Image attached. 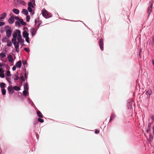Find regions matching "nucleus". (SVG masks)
Masks as SVG:
<instances>
[{
	"label": "nucleus",
	"mask_w": 154,
	"mask_h": 154,
	"mask_svg": "<svg viewBox=\"0 0 154 154\" xmlns=\"http://www.w3.org/2000/svg\"><path fill=\"white\" fill-rule=\"evenodd\" d=\"M103 40L102 38L100 39L99 42V45L101 50L102 51L103 50Z\"/></svg>",
	"instance_id": "3"
},
{
	"label": "nucleus",
	"mask_w": 154,
	"mask_h": 154,
	"mask_svg": "<svg viewBox=\"0 0 154 154\" xmlns=\"http://www.w3.org/2000/svg\"><path fill=\"white\" fill-rule=\"evenodd\" d=\"M22 63L23 65L26 64H27V62L26 61H23Z\"/></svg>",
	"instance_id": "47"
},
{
	"label": "nucleus",
	"mask_w": 154,
	"mask_h": 154,
	"mask_svg": "<svg viewBox=\"0 0 154 154\" xmlns=\"http://www.w3.org/2000/svg\"><path fill=\"white\" fill-rule=\"evenodd\" d=\"M13 11L17 14H19V11L18 9L15 8L13 10Z\"/></svg>",
	"instance_id": "15"
},
{
	"label": "nucleus",
	"mask_w": 154,
	"mask_h": 154,
	"mask_svg": "<svg viewBox=\"0 0 154 154\" xmlns=\"http://www.w3.org/2000/svg\"><path fill=\"white\" fill-rule=\"evenodd\" d=\"M152 91L150 89H148V90L146 91V94L147 95H149V96L152 94Z\"/></svg>",
	"instance_id": "12"
},
{
	"label": "nucleus",
	"mask_w": 154,
	"mask_h": 154,
	"mask_svg": "<svg viewBox=\"0 0 154 154\" xmlns=\"http://www.w3.org/2000/svg\"><path fill=\"white\" fill-rule=\"evenodd\" d=\"M37 113L38 116L39 117L41 118H43V116L41 112L39 111L38 110L37 112Z\"/></svg>",
	"instance_id": "13"
},
{
	"label": "nucleus",
	"mask_w": 154,
	"mask_h": 154,
	"mask_svg": "<svg viewBox=\"0 0 154 154\" xmlns=\"http://www.w3.org/2000/svg\"><path fill=\"white\" fill-rule=\"evenodd\" d=\"M27 91L26 90H24L23 91V94L24 96H26L27 94Z\"/></svg>",
	"instance_id": "31"
},
{
	"label": "nucleus",
	"mask_w": 154,
	"mask_h": 154,
	"mask_svg": "<svg viewBox=\"0 0 154 154\" xmlns=\"http://www.w3.org/2000/svg\"><path fill=\"white\" fill-rule=\"evenodd\" d=\"M8 59L10 63L12 62L14 60L13 57L11 55H10L8 56Z\"/></svg>",
	"instance_id": "11"
},
{
	"label": "nucleus",
	"mask_w": 154,
	"mask_h": 154,
	"mask_svg": "<svg viewBox=\"0 0 154 154\" xmlns=\"http://www.w3.org/2000/svg\"><path fill=\"white\" fill-rule=\"evenodd\" d=\"M6 16V14L4 13L0 16V21H2V19H4Z\"/></svg>",
	"instance_id": "9"
},
{
	"label": "nucleus",
	"mask_w": 154,
	"mask_h": 154,
	"mask_svg": "<svg viewBox=\"0 0 154 154\" xmlns=\"http://www.w3.org/2000/svg\"><path fill=\"white\" fill-rule=\"evenodd\" d=\"M0 77L2 78H4L5 77V74L3 73H0Z\"/></svg>",
	"instance_id": "34"
},
{
	"label": "nucleus",
	"mask_w": 154,
	"mask_h": 154,
	"mask_svg": "<svg viewBox=\"0 0 154 154\" xmlns=\"http://www.w3.org/2000/svg\"><path fill=\"white\" fill-rule=\"evenodd\" d=\"M5 84L4 83H0V87L2 88H4L5 87Z\"/></svg>",
	"instance_id": "21"
},
{
	"label": "nucleus",
	"mask_w": 154,
	"mask_h": 154,
	"mask_svg": "<svg viewBox=\"0 0 154 154\" xmlns=\"http://www.w3.org/2000/svg\"><path fill=\"white\" fill-rule=\"evenodd\" d=\"M29 34L26 31H24L23 33V36L24 38L29 37Z\"/></svg>",
	"instance_id": "10"
},
{
	"label": "nucleus",
	"mask_w": 154,
	"mask_h": 154,
	"mask_svg": "<svg viewBox=\"0 0 154 154\" xmlns=\"http://www.w3.org/2000/svg\"><path fill=\"white\" fill-rule=\"evenodd\" d=\"M6 76H11V74L9 71H8L6 72Z\"/></svg>",
	"instance_id": "30"
},
{
	"label": "nucleus",
	"mask_w": 154,
	"mask_h": 154,
	"mask_svg": "<svg viewBox=\"0 0 154 154\" xmlns=\"http://www.w3.org/2000/svg\"><path fill=\"white\" fill-rule=\"evenodd\" d=\"M22 12L25 15H27L28 13V11L26 9H23Z\"/></svg>",
	"instance_id": "16"
},
{
	"label": "nucleus",
	"mask_w": 154,
	"mask_h": 154,
	"mask_svg": "<svg viewBox=\"0 0 154 154\" xmlns=\"http://www.w3.org/2000/svg\"><path fill=\"white\" fill-rule=\"evenodd\" d=\"M22 19H20V18H19V19H18V20H17V21H18V22H20V21H21V20H22Z\"/></svg>",
	"instance_id": "53"
},
{
	"label": "nucleus",
	"mask_w": 154,
	"mask_h": 154,
	"mask_svg": "<svg viewBox=\"0 0 154 154\" xmlns=\"http://www.w3.org/2000/svg\"><path fill=\"white\" fill-rule=\"evenodd\" d=\"M20 23L22 25L24 26H26V23L23 21V20H22L20 21Z\"/></svg>",
	"instance_id": "26"
},
{
	"label": "nucleus",
	"mask_w": 154,
	"mask_h": 154,
	"mask_svg": "<svg viewBox=\"0 0 154 154\" xmlns=\"http://www.w3.org/2000/svg\"><path fill=\"white\" fill-rule=\"evenodd\" d=\"M36 20H35V23H36Z\"/></svg>",
	"instance_id": "62"
},
{
	"label": "nucleus",
	"mask_w": 154,
	"mask_h": 154,
	"mask_svg": "<svg viewBox=\"0 0 154 154\" xmlns=\"http://www.w3.org/2000/svg\"><path fill=\"white\" fill-rule=\"evenodd\" d=\"M19 43H20V42H19L18 41V42H16L15 43V45H14V46H16L17 45V46H19Z\"/></svg>",
	"instance_id": "43"
},
{
	"label": "nucleus",
	"mask_w": 154,
	"mask_h": 154,
	"mask_svg": "<svg viewBox=\"0 0 154 154\" xmlns=\"http://www.w3.org/2000/svg\"><path fill=\"white\" fill-rule=\"evenodd\" d=\"M24 88L25 90L28 91V85L26 83V84L25 85L24 87Z\"/></svg>",
	"instance_id": "22"
},
{
	"label": "nucleus",
	"mask_w": 154,
	"mask_h": 154,
	"mask_svg": "<svg viewBox=\"0 0 154 154\" xmlns=\"http://www.w3.org/2000/svg\"><path fill=\"white\" fill-rule=\"evenodd\" d=\"M31 1L32 3L33 4L35 3V0H31Z\"/></svg>",
	"instance_id": "52"
},
{
	"label": "nucleus",
	"mask_w": 154,
	"mask_h": 154,
	"mask_svg": "<svg viewBox=\"0 0 154 154\" xmlns=\"http://www.w3.org/2000/svg\"><path fill=\"white\" fill-rule=\"evenodd\" d=\"M8 90L10 94H13L14 93V90L12 89V86L8 87Z\"/></svg>",
	"instance_id": "7"
},
{
	"label": "nucleus",
	"mask_w": 154,
	"mask_h": 154,
	"mask_svg": "<svg viewBox=\"0 0 154 154\" xmlns=\"http://www.w3.org/2000/svg\"><path fill=\"white\" fill-rule=\"evenodd\" d=\"M152 119L154 121V115H152L151 116Z\"/></svg>",
	"instance_id": "49"
},
{
	"label": "nucleus",
	"mask_w": 154,
	"mask_h": 154,
	"mask_svg": "<svg viewBox=\"0 0 154 154\" xmlns=\"http://www.w3.org/2000/svg\"><path fill=\"white\" fill-rule=\"evenodd\" d=\"M152 41L153 43H154V37L152 38Z\"/></svg>",
	"instance_id": "56"
},
{
	"label": "nucleus",
	"mask_w": 154,
	"mask_h": 154,
	"mask_svg": "<svg viewBox=\"0 0 154 154\" xmlns=\"http://www.w3.org/2000/svg\"><path fill=\"white\" fill-rule=\"evenodd\" d=\"M13 89L17 91H19L20 89V88L19 87L17 86H15L14 87Z\"/></svg>",
	"instance_id": "20"
},
{
	"label": "nucleus",
	"mask_w": 154,
	"mask_h": 154,
	"mask_svg": "<svg viewBox=\"0 0 154 154\" xmlns=\"http://www.w3.org/2000/svg\"><path fill=\"white\" fill-rule=\"evenodd\" d=\"M20 78H21V80L22 81H25V79L24 78V77L22 75V76H21Z\"/></svg>",
	"instance_id": "40"
},
{
	"label": "nucleus",
	"mask_w": 154,
	"mask_h": 154,
	"mask_svg": "<svg viewBox=\"0 0 154 154\" xmlns=\"http://www.w3.org/2000/svg\"><path fill=\"white\" fill-rule=\"evenodd\" d=\"M42 13L43 16L46 18H48L51 16V14L45 9L43 10L42 11Z\"/></svg>",
	"instance_id": "1"
},
{
	"label": "nucleus",
	"mask_w": 154,
	"mask_h": 154,
	"mask_svg": "<svg viewBox=\"0 0 154 154\" xmlns=\"http://www.w3.org/2000/svg\"><path fill=\"white\" fill-rule=\"evenodd\" d=\"M152 4H151L150 5H149V6L148 8V15L149 16L150 14L151 13L152 11Z\"/></svg>",
	"instance_id": "6"
},
{
	"label": "nucleus",
	"mask_w": 154,
	"mask_h": 154,
	"mask_svg": "<svg viewBox=\"0 0 154 154\" xmlns=\"http://www.w3.org/2000/svg\"><path fill=\"white\" fill-rule=\"evenodd\" d=\"M151 125V124H150V125H149V124H148V126L149 127V126H150Z\"/></svg>",
	"instance_id": "61"
},
{
	"label": "nucleus",
	"mask_w": 154,
	"mask_h": 154,
	"mask_svg": "<svg viewBox=\"0 0 154 154\" xmlns=\"http://www.w3.org/2000/svg\"><path fill=\"white\" fill-rule=\"evenodd\" d=\"M31 32L32 36L35 35L36 33V31L34 29H32L31 30Z\"/></svg>",
	"instance_id": "14"
},
{
	"label": "nucleus",
	"mask_w": 154,
	"mask_h": 154,
	"mask_svg": "<svg viewBox=\"0 0 154 154\" xmlns=\"http://www.w3.org/2000/svg\"><path fill=\"white\" fill-rule=\"evenodd\" d=\"M11 27L8 26H6L5 27V29L6 30V35L8 37H9L11 35L12 31Z\"/></svg>",
	"instance_id": "2"
},
{
	"label": "nucleus",
	"mask_w": 154,
	"mask_h": 154,
	"mask_svg": "<svg viewBox=\"0 0 154 154\" xmlns=\"http://www.w3.org/2000/svg\"><path fill=\"white\" fill-rule=\"evenodd\" d=\"M27 9L29 12H31L32 11V9L31 7H28Z\"/></svg>",
	"instance_id": "36"
},
{
	"label": "nucleus",
	"mask_w": 154,
	"mask_h": 154,
	"mask_svg": "<svg viewBox=\"0 0 154 154\" xmlns=\"http://www.w3.org/2000/svg\"><path fill=\"white\" fill-rule=\"evenodd\" d=\"M16 32H17V34H18V35H21V34H20L21 32H20V31L19 30V29L17 30Z\"/></svg>",
	"instance_id": "35"
},
{
	"label": "nucleus",
	"mask_w": 154,
	"mask_h": 154,
	"mask_svg": "<svg viewBox=\"0 0 154 154\" xmlns=\"http://www.w3.org/2000/svg\"><path fill=\"white\" fill-rule=\"evenodd\" d=\"M15 50H16V51L17 52H19V51H20V50H19V46H17V45L16 46H15Z\"/></svg>",
	"instance_id": "23"
},
{
	"label": "nucleus",
	"mask_w": 154,
	"mask_h": 154,
	"mask_svg": "<svg viewBox=\"0 0 154 154\" xmlns=\"http://www.w3.org/2000/svg\"><path fill=\"white\" fill-rule=\"evenodd\" d=\"M38 121L39 122H41V123H43L44 122V120L43 119H42L40 118H39L38 119Z\"/></svg>",
	"instance_id": "32"
},
{
	"label": "nucleus",
	"mask_w": 154,
	"mask_h": 154,
	"mask_svg": "<svg viewBox=\"0 0 154 154\" xmlns=\"http://www.w3.org/2000/svg\"><path fill=\"white\" fill-rule=\"evenodd\" d=\"M149 138L151 139H153V136L152 135V134H150L149 135Z\"/></svg>",
	"instance_id": "48"
},
{
	"label": "nucleus",
	"mask_w": 154,
	"mask_h": 154,
	"mask_svg": "<svg viewBox=\"0 0 154 154\" xmlns=\"http://www.w3.org/2000/svg\"><path fill=\"white\" fill-rule=\"evenodd\" d=\"M5 24V23L3 22H0V26H3Z\"/></svg>",
	"instance_id": "39"
},
{
	"label": "nucleus",
	"mask_w": 154,
	"mask_h": 154,
	"mask_svg": "<svg viewBox=\"0 0 154 154\" xmlns=\"http://www.w3.org/2000/svg\"><path fill=\"white\" fill-rule=\"evenodd\" d=\"M15 77V78H14V80L15 81V80H17L18 79H19V77L17 76V75L16 74H15L14 76L13 77V78Z\"/></svg>",
	"instance_id": "18"
},
{
	"label": "nucleus",
	"mask_w": 154,
	"mask_h": 154,
	"mask_svg": "<svg viewBox=\"0 0 154 154\" xmlns=\"http://www.w3.org/2000/svg\"><path fill=\"white\" fill-rule=\"evenodd\" d=\"M26 38V41L28 43L29 42V37L25 38Z\"/></svg>",
	"instance_id": "38"
},
{
	"label": "nucleus",
	"mask_w": 154,
	"mask_h": 154,
	"mask_svg": "<svg viewBox=\"0 0 154 154\" xmlns=\"http://www.w3.org/2000/svg\"><path fill=\"white\" fill-rule=\"evenodd\" d=\"M4 71L3 70L2 68H0V73H4Z\"/></svg>",
	"instance_id": "45"
},
{
	"label": "nucleus",
	"mask_w": 154,
	"mask_h": 154,
	"mask_svg": "<svg viewBox=\"0 0 154 154\" xmlns=\"http://www.w3.org/2000/svg\"><path fill=\"white\" fill-rule=\"evenodd\" d=\"M26 21L27 22H29L30 20V17L29 15H27L26 17Z\"/></svg>",
	"instance_id": "37"
},
{
	"label": "nucleus",
	"mask_w": 154,
	"mask_h": 154,
	"mask_svg": "<svg viewBox=\"0 0 154 154\" xmlns=\"http://www.w3.org/2000/svg\"><path fill=\"white\" fill-rule=\"evenodd\" d=\"M152 63L153 65H154V60H152Z\"/></svg>",
	"instance_id": "57"
},
{
	"label": "nucleus",
	"mask_w": 154,
	"mask_h": 154,
	"mask_svg": "<svg viewBox=\"0 0 154 154\" xmlns=\"http://www.w3.org/2000/svg\"><path fill=\"white\" fill-rule=\"evenodd\" d=\"M17 33L16 32H14L13 34V38H16L17 37Z\"/></svg>",
	"instance_id": "25"
},
{
	"label": "nucleus",
	"mask_w": 154,
	"mask_h": 154,
	"mask_svg": "<svg viewBox=\"0 0 154 154\" xmlns=\"http://www.w3.org/2000/svg\"><path fill=\"white\" fill-rule=\"evenodd\" d=\"M0 56L2 58H3L6 57V54L5 53L2 52L0 54Z\"/></svg>",
	"instance_id": "19"
},
{
	"label": "nucleus",
	"mask_w": 154,
	"mask_h": 154,
	"mask_svg": "<svg viewBox=\"0 0 154 154\" xmlns=\"http://www.w3.org/2000/svg\"><path fill=\"white\" fill-rule=\"evenodd\" d=\"M14 21V16L12 15L11 17L8 19V23H10L12 24L13 23Z\"/></svg>",
	"instance_id": "4"
},
{
	"label": "nucleus",
	"mask_w": 154,
	"mask_h": 154,
	"mask_svg": "<svg viewBox=\"0 0 154 154\" xmlns=\"http://www.w3.org/2000/svg\"><path fill=\"white\" fill-rule=\"evenodd\" d=\"M2 94L3 95H5L6 94V90L4 88L2 89Z\"/></svg>",
	"instance_id": "29"
},
{
	"label": "nucleus",
	"mask_w": 154,
	"mask_h": 154,
	"mask_svg": "<svg viewBox=\"0 0 154 154\" xmlns=\"http://www.w3.org/2000/svg\"><path fill=\"white\" fill-rule=\"evenodd\" d=\"M21 61L20 60H19L16 63L15 65L17 67L20 68L21 66Z\"/></svg>",
	"instance_id": "8"
},
{
	"label": "nucleus",
	"mask_w": 154,
	"mask_h": 154,
	"mask_svg": "<svg viewBox=\"0 0 154 154\" xmlns=\"http://www.w3.org/2000/svg\"><path fill=\"white\" fill-rule=\"evenodd\" d=\"M24 49L25 51L27 52H29V49L27 48H25Z\"/></svg>",
	"instance_id": "44"
},
{
	"label": "nucleus",
	"mask_w": 154,
	"mask_h": 154,
	"mask_svg": "<svg viewBox=\"0 0 154 154\" xmlns=\"http://www.w3.org/2000/svg\"><path fill=\"white\" fill-rule=\"evenodd\" d=\"M15 24H16V25H18V26H20V23L18 21L16 22Z\"/></svg>",
	"instance_id": "41"
},
{
	"label": "nucleus",
	"mask_w": 154,
	"mask_h": 154,
	"mask_svg": "<svg viewBox=\"0 0 154 154\" xmlns=\"http://www.w3.org/2000/svg\"><path fill=\"white\" fill-rule=\"evenodd\" d=\"M12 45V43L11 41L8 40L7 41V45L9 47L11 46Z\"/></svg>",
	"instance_id": "28"
},
{
	"label": "nucleus",
	"mask_w": 154,
	"mask_h": 154,
	"mask_svg": "<svg viewBox=\"0 0 154 154\" xmlns=\"http://www.w3.org/2000/svg\"><path fill=\"white\" fill-rule=\"evenodd\" d=\"M116 116V115L114 113H112L111 115L110 119L109 122H110Z\"/></svg>",
	"instance_id": "17"
},
{
	"label": "nucleus",
	"mask_w": 154,
	"mask_h": 154,
	"mask_svg": "<svg viewBox=\"0 0 154 154\" xmlns=\"http://www.w3.org/2000/svg\"><path fill=\"white\" fill-rule=\"evenodd\" d=\"M10 16H12V15H13V14H12V13H10Z\"/></svg>",
	"instance_id": "58"
},
{
	"label": "nucleus",
	"mask_w": 154,
	"mask_h": 154,
	"mask_svg": "<svg viewBox=\"0 0 154 154\" xmlns=\"http://www.w3.org/2000/svg\"><path fill=\"white\" fill-rule=\"evenodd\" d=\"M2 41L3 42H5L8 41V38L6 37H5L2 38Z\"/></svg>",
	"instance_id": "33"
},
{
	"label": "nucleus",
	"mask_w": 154,
	"mask_h": 154,
	"mask_svg": "<svg viewBox=\"0 0 154 154\" xmlns=\"http://www.w3.org/2000/svg\"><path fill=\"white\" fill-rule=\"evenodd\" d=\"M12 42L14 45H15L16 42V38H13L12 39Z\"/></svg>",
	"instance_id": "27"
},
{
	"label": "nucleus",
	"mask_w": 154,
	"mask_h": 154,
	"mask_svg": "<svg viewBox=\"0 0 154 154\" xmlns=\"http://www.w3.org/2000/svg\"><path fill=\"white\" fill-rule=\"evenodd\" d=\"M29 7L33 8L34 6L32 4V3L31 2H29L28 3Z\"/></svg>",
	"instance_id": "24"
},
{
	"label": "nucleus",
	"mask_w": 154,
	"mask_h": 154,
	"mask_svg": "<svg viewBox=\"0 0 154 154\" xmlns=\"http://www.w3.org/2000/svg\"><path fill=\"white\" fill-rule=\"evenodd\" d=\"M36 135L37 137V136H38V134L37 133H36Z\"/></svg>",
	"instance_id": "59"
},
{
	"label": "nucleus",
	"mask_w": 154,
	"mask_h": 154,
	"mask_svg": "<svg viewBox=\"0 0 154 154\" xmlns=\"http://www.w3.org/2000/svg\"><path fill=\"white\" fill-rule=\"evenodd\" d=\"M153 135H154V126L153 127Z\"/></svg>",
	"instance_id": "54"
},
{
	"label": "nucleus",
	"mask_w": 154,
	"mask_h": 154,
	"mask_svg": "<svg viewBox=\"0 0 154 154\" xmlns=\"http://www.w3.org/2000/svg\"><path fill=\"white\" fill-rule=\"evenodd\" d=\"M16 66H14L12 68V70L13 71H15L16 69Z\"/></svg>",
	"instance_id": "46"
},
{
	"label": "nucleus",
	"mask_w": 154,
	"mask_h": 154,
	"mask_svg": "<svg viewBox=\"0 0 154 154\" xmlns=\"http://www.w3.org/2000/svg\"><path fill=\"white\" fill-rule=\"evenodd\" d=\"M4 66V64L2 63H0V68L3 66Z\"/></svg>",
	"instance_id": "51"
},
{
	"label": "nucleus",
	"mask_w": 154,
	"mask_h": 154,
	"mask_svg": "<svg viewBox=\"0 0 154 154\" xmlns=\"http://www.w3.org/2000/svg\"><path fill=\"white\" fill-rule=\"evenodd\" d=\"M24 75H25V78H26H26H27V76H26V73Z\"/></svg>",
	"instance_id": "55"
},
{
	"label": "nucleus",
	"mask_w": 154,
	"mask_h": 154,
	"mask_svg": "<svg viewBox=\"0 0 154 154\" xmlns=\"http://www.w3.org/2000/svg\"><path fill=\"white\" fill-rule=\"evenodd\" d=\"M95 133L96 134H99L100 133V131L99 130L96 129L95 130Z\"/></svg>",
	"instance_id": "42"
},
{
	"label": "nucleus",
	"mask_w": 154,
	"mask_h": 154,
	"mask_svg": "<svg viewBox=\"0 0 154 154\" xmlns=\"http://www.w3.org/2000/svg\"><path fill=\"white\" fill-rule=\"evenodd\" d=\"M17 40L20 43H23L24 42V40L22 39V36L21 35H18L17 37Z\"/></svg>",
	"instance_id": "5"
},
{
	"label": "nucleus",
	"mask_w": 154,
	"mask_h": 154,
	"mask_svg": "<svg viewBox=\"0 0 154 154\" xmlns=\"http://www.w3.org/2000/svg\"><path fill=\"white\" fill-rule=\"evenodd\" d=\"M19 17H15L14 16V18L16 20H18V19H19Z\"/></svg>",
	"instance_id": "50"
},
{
	"label": "nucleus",
	"mask_w": 154,
	"mask_h": 154,
	"mask_svg": "<svg viewBox=\"0 0 154 154\" xmlns=\"http://www.w3.org/2000/svg\"><path fill=\"white\" fill-rule=\"evenodd\" d=\"M6 79H7V80L8 81L9 83H10V82L8 80V79H7V78H6Z\"/></svg>",
	"instance_id": "60"
}]
</instances>
